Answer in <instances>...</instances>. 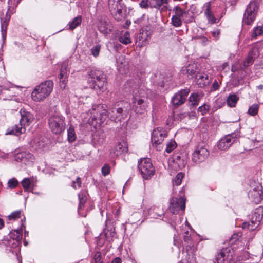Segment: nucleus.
Listing matches in <instances>:
<instances>
[{"mask_svg":"<svg viewBox=\"0 0 263 263\" xmlns=\"http://www.w3.org/2000/svg\"><path fill=\"white\" fill-rule=\"evenodd\" d=\"M126 92H133L132 107L138 114H144L149 106L148 90L142 87L140 80L136 79L127 81L124 84Z\"/></svg>","mask_w":263,"mask_h":263,"instance_id":"obj_1","label":"nucleus"},{"mask_svg":"<svg viewBox=\"0 0 263 263\" xmlns=\"http://www.w3.org/2000/svg\"><path fill=\"white\" fill-rule=\"evenodd\" d=\"M91 117L89 123L93 126H100L107 117L115 121H121L127 116V111L122 107H112L106 109V106L103 105L93 106L90 112Z\"/></svg>","mask_w":263,"mask_h":263,"instance_id":"obj_2","label":"nucleus"},{"mask_svg":"<svg viewBox=\"0 0 263 263\" xmlns=\"http://www.w3.org/2000/svg\"><path fill=\"white\" fill-rule=\"evenodd\" d=\"M20 114L21 116L20 123L15 125L11 129H8L6 133L7 135L13 134L18 136L25 133V126L30 125L34 119L33 115L31 112L24 109L20 110Z\"/></svg>","mask_w":263,"mask_h":263,"instance_id":"obj_3","label":"nucleus"},{"mask_svg":"<svg viewBox=\"0 0 263 263\" xmlns=\"http://www.w3.org/2000/svg\"><path fill=\"white\" fill-rule=\"evenodd\" d=\"M53 83L51 81H46L37 86L33 90L31 97L36 102H40L46 99L52 92Z\"/></svg>","mask_w":263,"mask_h":263,"instance_id":"obj_4","label":"nucleus"},{"mask_svg":"<svg viewBox=\"0 0 263 263\" xmlns=\"http://www.w3.org/2000/svg\"><path fill=\"white\" fill-rule=\"evenodd\" d=\"M48 124L51 132L55 135H60L65 129V118L57 113L49 117Z\"/></svg>","mask_w":263,"mask_h":263,"instance_id":"obj_5","label":"nucleus"},{"mask_svg":"<svg viewBox=\"0 0 263 263\" xmlns=\"http://www.w3.org/2000/svg\"><path fill=\"white\" fill-rule=\"evenodd\" d=\"M261 0H251L244 13L243 23L246 25L251 24L255 19L259 4Z\"/></svg>","mask_w":263,"mask_h":263,"instance_id":"obj_6","label":"nucleus"},{"mask_svg":"<svg viewBox=\"0 0 263 263\" xmlns=\"http://www.w3.org/2000/svg\"><path fill=\"white\" fill-rule=\"evenodd\" d=\"M138 168L143 178L148 179L154 174L155 170L149 158H142L138 161Z\"/></svg>","mask_w":263,"mask_h":263,"instance_id":"obj_7","label":"nucleus"},{"mask_svg":"<svg viewBox=\"0 0 263 263\" xmlns=\"http://www.w3.org/2000/svg\"><path fill=\"white\" fill-rule=\"evenodd\" d=\"M262 209H256L252 215L250 221L243 223V228H248L251 231L254 230L258 226L262 219Z\"/></svg>","mask_w":263,"mask_h":263,"instance_id":"obj_8","label":"nucleus"},{"mask_svg":"<svg viewBox=\"0 0 263 263\" xmlns=\"http://www.w3.org/2000/svg\"><path fill=\"white\" fill-rule=\"evenodd\" d=\"M166 136L164 130L162 129L158 128L153 131L151 137L152 145L158 151H161L162 149L161 143Z\"/></svg>","mask_w":263,"mask_h":263,"instance_id":"obj_9","label":"nucleus"},{"mask_svg":"<svg viewBox=\"0 0 263 263\" xmlns=\"http://www.w3.org/2000/svg\"><path fill=\"white\" fill-rule=\"evenodd\" d=\"M209 152L208 149L203 146H197L192 154V160L196 164L204 161L208 157Z\"/></svg>","mask_w":263,"mask_h":263,"instance_id":"obj_10","label":"nucleus"},{"mask_svg":"<svg viewBox=\"0 0 263 263\" xmlns=\"http://www.w3.org/2000/svg\"><path fill=\"white\" fill-rule=\"evenodd\" d=\"M185 208V200L182 197H173L170 201L169 206L170 211L174 214H177L180 211H184Z\"/></svg>","mask_w":263,"mask_h":263,"instance_id":"obj_11","label":"nucleus"},{"mask_svg":"<svg viewBox=\"0 0 263 263\" xmlns=\"http://www.w3.org/2000/svg\"><path fill=\"white\" fill-rule=\"evenodd\" d=\"M249 199L256 204L259 203L263 199V191L261 185L257 183L252 187L248 193Z\"/></svg>","mask_w":263,"mask_h":263,"instance_id":"obj_12","label":"nucleus"},{"mask_svg":"<svg viewBox=\"0 0 263 263\" xmlns=\"http://www.w3.org/2000/svg\"><path fill=\"white\" fill-rule=\"evenodd\" d=\"M238 138L236 133L229 134L221 138L218 142V149L225 151L228 149L234 143Z\"/></svg>","mask_w":263,"mask_h":263,"instance_id":"obj_13","label":"nucleus"},{"mask_svg":"<svg viewBox=\"0 0 263 263\" xmlns=\"http://www.w3.org/2000/svg\"><path fill=\"white\" fill-rule=\"evenodd\" d=\"M89 76H93L96 79L97 78L100 79L101 78L99 81H96V82L91 85L93 89H104V87L106 85L107 82L105 76L102 71L100 70H92L89 72Z\"/></svg>","mask_w":263,"mask_h":263,"instance_id":"obj_14","label":"nucleus"},{"mask_svg":"<svg viewBox=\"0 0 263 263\" xmlns=\"http://www.w3.org/2000/svg\"><path fill=\"white\" fill-rule=\"evenodd\" d=\"M189 92V89H185L176 93L172 99L173 104L174 105L179 106L184 103Z\"/></svg>","mask_w":263,"mask_h":263,"instance_id":"obj_15","label":"nucleus"},{"mask_svg":"<svg viewBox=\"0 0 263 263\" xmlns=\"http://www.w3.org/2000/svg\"><path fill=\"white\" fill-rule=\"evenodd\" d=\"M197 71V65L195 63H192L187 66L183 67L181 70V73L186 75L189 79H192L196 76Z\"/></svg>","mask_w":263,"mask_h":263,"instance_id":"obj_16","label":"nucleus"},{"mask_svg":"<svg viewBox=\"0 0 263 263\" xmlns=\"http://www.w3.org/2000/svg\"><path fill=\"white\" fill-rule=\"evenodd\" d=\"M257 49L256 48L252 49V50L249 52L248 55L247 57L243 63L240 64V69H244L252 65L254 62V59L257 57Z\"/></svg>","mask_w":263,"mask_h":263,"instance_id":"obj_17","label":"nucleus"},{"mask_svg":"<svg viewBox=\"0 0 263 263\" xmlns=\"http://www.w3.org/2000/svg\"><path fill=\"white\" fill-rule=\"evenodd\" d=\"M227 249L222 250L216 256V260L217 263H229L230 260L231 259V256L228 254Z\"/></svg>","mask_w":263,"mask_h":263,"instance_id":"obj_18","label":"nucleus"},{"mask_svg":"<svg viewBox=\"0 0 263 263\" xmlns=\"http://www.w3.org/2000/svg\"><path fill=\"white\" fill-rule=\"evenodd\" d=\"M148 215L152 218H157L163 214V212L160 206H153L147 210Z\"/></svg>","mask_w":263,"mask_h":263,"instance_id":"obj_19","label":"nucleus"},{"mask_svg":"<svg viewBox=\"0 0 263 263\" xmlns=\"http://www.w3.org/2000/svg\"><path fill=\"white\" fill-rule=\"evenodd\" d=\"M33 159V156L30 153H21L16 156V160L24 164H27L28 161L32 162Z\"/></svg>","mask_w":263,"mask_h":263,"instance_id":"obj_20","label":"nucleus"},{"mask_svg":"<svg viewBox=\"0 0 263 263\" xmlns=\"http://www.w3.org/2000/svg\"><path fill=\"white\" fill-rule=\"evenodd\" d=\"M196 79L197 84L201 88L209 85L211 83V79L209 78V76L205 73L200 74L199 77Z\"/></svg>","mask_w":263,"mask_h":263,"instance_id":"obj_21","label":"nucleus"},{"mask_svg":"<svg viewBox=\"0 0 263 263\" xmlns=\"http://www.w3.org/2000/svg\"><path fill=\"white\" fill-rule=\"evenodd\" d=\"M115 12L112 13L111 14L116 20L121 21L124 18L126 15V8L124 5L119 6V8H117Z\"/></svg>","mask_w":263,"mask_h":263,"instance_id":"obj_22","label":"nucleus"},{"mask_svg":"<svg viewBox=\"0 0 263 263\" xmlns=\"http://www.w3.org/2000/svg\"><path fill=\"white\" fill-rule=\"evenodd\" d=\"M10 16L7 14L6 15L5 18H3L1 16V32L3 40H4L6 36L7 28L8 24V22L10 19Z\"/></svg>","mask_w":263,"mask_h":263,"instance_id":"obj_23","label":"nucleus"},{"mask_svg":"<svg viewBox=\"0 0 263 263\" xmlns=\"http://www.w3.org/2000/svg\"><path fill=\"white\" fill-rule=\"evenodd\" d=\"M108 5L111 14L115 13V11L117 8H119V6H122L124 4L122 0H108Z\"/></svg>","mask_w":263,"mask_h":263,"instance_id":"obj_24","label":"nucleus"},{"mask_svg":"<svg viewBox=\"0 0 263 263\" xmlns=\"http://www.w3.org/2000/svg\"><path fill=\"white\" fill-rule=\"evenodd\" d=\"M127 151V147L125 143L120 142L116 145L114 153L115 155L119 156Z\"/></svg>","mask_w":263,"mask_h":263,"instance_id":"obj_25","label":"nucleus"},{"mask_svg":"<svg viewBox=\"0 0 263 263\" xmlns=\"http://www.w3.org/2000/svg\"><path fill=\"white\" fill-rule=\"evenodd\" d=\"M148 36L146 32L140 33L138 37V46L141 47L146 45L148 43Z\"/></svg>","mask_w":263,"mask_h":263,"instance_id":"obj_26","label":"nucleus"},{"mask_svg":"<svg viewBox=\"0 0 263 263\" xmlns=\"http://www.w3.org/2000/svg\"><path fill=\"white\" fill-rule=\"evenodd\" d=\"M82 23V17L80 15L77 16V17L73 18L70 21L68 24L69 29L71 30H73L76 27L81 25Z\"/></svg>","mask_w":263,"mask_h":263,"instance_id":"obj_27","label":"nucleus"},{"mask_svg":"<svg viewBox=\"0 0 263 263\" xmlns=\"http://www.w3.org/2000/svg\"><path fill=\"white\" fill-rule=\"evenodd\" d=\"M119 41L121 43L127 45L132 43V39L130 37L129 32L126 31L121 35L119 37Z\"/></svg>","mask_w":263,"mask_h":263,"instance_id":"obj_28","label":"nucleus"},{"mask_svg":"<svg viewBox=\"0 0 263 263\" xmlns=\"http://www.w3.org/2000/svg\"><path fill=\"white\" fill-rule=\"evenodd\" d=\"M238 100L239 98L237 95L235 94L230 95L227 100V104L231 107H235Z\"/></svg>","mask_w":263,"mask_h":263,"instance_id":"obj_29","label":"nucleus"},{"mask_svg":"<svg viewBox=\"0 0 263 263\" xmlns=\"http://www.w3.org/2000/svg\"><path fill=\"white\" fill-rule=\"evenodd\" d=\"M200 96L198 93H192L189 97V101L191 102V105L196 106L198 105Z\"/></svg>","mask_w":263,"mask_h":263,"instance_id":"obj_30","label":"nucleus"},{"mask_svg":"<svg viewBox=\"0 0 263 263\" xmlns=\"http://www.w3.org/2000/svg\"><path fill=\"white\" fill-rule=\"evenodd\" d=\"M68 140L70 142L75 141L76 135L74 128L72 126H70L67 130Z\"/></svg>","mask_w":263,"mask_h":263,"instance_id":"obj_31","label":"nucleus"},{"mask_svg":"<svg viewBox=\"0 0 263 263\" xmlns=\"http://www.w3.org/2000/svg\"><path fill=\"white\" fill-rule=\"evenodd\" d=\"M164 5L162 0H150L149 6L152 8L159 9Z\"/></svg>","mask_w":263,"mask_h":263,"instance_id":"obj_32","label":"nucleus"},{"mask_svg":"<svg viewBox=\"0 0 263 263\" xmlns=\"http://www.w3.org/2000/svg\"><path fill=\"white\" fill-rule=\"evenodd\" d=\"M68 66V63L67 61H64L61 65L60 69V76H67V67Z\"/></svg>","mask_w":263,"mask_h":263,"instance_id":"obj_33","label":"nucleus"},{"mask_svg":"<svg viewBox=\"0 0 263 263\" xmlns=\"http://www.w3.org/2000/svg\"><path fill=\"white\" fill-rule=\"evenodd\" d=\"M258 109L259 105L256 104H254L249 107L248 113L251 116H255L258 114Z\"/></svg>","mask_w":263,"mask_h":263,"instance_id":"obj_34","label":"nucleus"},{"mask_svg":"<svg viewBox=\"0 0 263 263\" xmlns=\"http://www.w3.org/2000/svg\"><path fill=\"white\" fill-rule=\"evenodd\" d=\"M173 11L175 12L174 15L180 18H181L185 13V12L178 6L175 7L173 9Z\"/></svg>","mask_w":263,"mask_h":263,"instance_id":"obj_35","label":"nucleus"},{"mask_svg":"<svg viewBox=\"0 0 263 263\" xmlns=\"http://www.w3.org/2000/svg\"><path fill=\"white\" fill-rule=\"evenodd\" d=\"M204 14L210 23H215L216 21V18L212 15L211 12L210 11L209 8H207L205 10Z\"/></svg>","mask_w":263,"mask_h":263,"instance_id":"obj_36","label":"nucleus"},{"mask_svg":"<svg viewBox=\"0 0 263 263\" xmlns=\"http://www.w3.org/2000/svg\"><path fill=\"white\" fill-rule=\"evenodd\" d=\"M171 22L172 24L176 27H180L182 25V23L181 18L176 17L174 15L172 16Z\"/></svg>","mask_w":263,"mask_h":263,"instance_id":"obj_37","label":"nucleus"},{"mask_svg":"<svg viewBox=\"0 0 263 263\" xmlns=\"http://www.w3.org/2000/svg\"><path fill=\"white\" fill-rule=\"evenodd\" d=\"M177 144L176 142L174 140H171L168 143H167L165 151L168 153H170L174 150Z\"/></svg>","mask_w":263,"mask_h":263,"instance_id":"obj_38","label":"nucleus"},{"mask_svg":"<svg viewBox=\"0 0 263 263\" xmlns=\"http://www.w3.org/2000/svg\"><path fill=\"white\" fill-rule=\"evenodd\" d=\"M98 28L99 31L103 34H108L110 31V30L108 29L105 22H101Z\"/></svg>","mask_w":263,"mask_h":263,"instance_id":"obj_39","label":"nucleus"},{"mask_svg":"<svg viewBox=\"0 0 263 263\" xmlns=\"http://www.w3.org/2000/svg\"><path fill=\"white\" fill-rule=\"evenodd\" d=\"M263 33V27L262 26H257L253 29L252 37L256 38L257 36L262 34Z\"/></svg>","mask_w":263,"mask_h":263,"instance_id":"obj_40","label":"nucleus"},{"mask_svg":"<svg viewBox=\"0 0 263 263\" xmlns=\"http://www.w3.org/2000/svg\"><path fill=\"white\" fill-rule=\"evenodd\" d=\"M101 49V45H97L93 46L90 49L91 54L95 57H97L99 55Z\"/></svg>","mask_w":263,"mask_h":263,"instance_id":"obj_41","label":"nucleus"},{"mask_svg":"<svg viewBox=\"0 0 263 263\" xmlns=\"http://www.w3.org/2000/svg\"><path fill=\"white\" fill-rule=\"evenodd\" d=\"M184 177V175L182 173H179L175 177L173 180V184H175L176 185H179L181 183L182 179Z\"/></svg>","mask_w":263,"mask_h":263,"instance_id":"obj_42","label":"nucleus"},{"mask_svg":"<svg viewBox=\"0 0 263 263\" xmlns=\"http://www.w3.org/2000/svg\"><path fill=\"white\" fill-rule=\"evenodd\" d=\"M59 85L60 88L62 89H64L66 88V83L68 81V77L67 76H59Z\"/></svg>","mask_w":263,"mask_h":263,"instance_id":"obj_43","label":"nucleus"},{"mask_svg":"<svg viewBox=\"0 0 263 263\" xmlns=\"http://www.w3.org/2000/svg\"><path fill=\"white\" fill-rule=\"evenodd\" d=\"M79 199L80 201L79 209L82 208V206H84L86 201V196L82 193H80L79 194Z\"/></svg>","mask_w":263,"mask_h":263,"instance_id":"obj_44","label":"nucleus"},{"mask_svg":"<svg viewBox=\"0 0 263 263\" xmlns=\"http://www.w3.org/2000/svg\"><path fill=\"white\" fill-rule=\"evenodd\" d=\"M21 215V211H16L12 212L9 216L8 218L9 220H16L20 218Z\"/></svg>","mask_w":263,"mask_h":263,"instance_id":"obj_45","label":"nucleus"},{"mask_svg":"<svg viewBox=\"0 0 263 263\" xmlns=\"http://www.w3.org/2000/svg\"><path fill=\"white\" fill-rule=\"evenodd\" d=\"M18 181L17 180L13 178L11 179H10L8 182V186L9 188L13 189L16 187L18 185Z\"/></svg>","mask_w":263,"mask_h":263,"instance_id":"obj_46","label":"nucleus"},{"mask_svg":"<svg viewBox=\"0 0 263 263\" xmlns=\"http://www.w3.org/2000/svg\"><path fill=\"white\" fill-rule=\"evenodd\" d=\"M104 234L107 238L112 237L115 235V230L112 228L109 230L108 229H105L104 230Z\"/></svg>","mask_w":263,"mask_h":263,"instance_id":"obj_47","label":"nucleus"},{"mask_svg":"<svg viewBox=\"0 0 263 263\" xmlns=\"http://www.w3.org/2000/svg\"><path fill=\"white\" fill-rule=\"evenodd\" d=\"M81 179L80 177H77L76 181H73L71 186L74 189H76L77 187L80 188L81 186Z\"/></svg>","mask_w":263,"mask_h":263,"instance_id":"obj_48","label":"nucleus"},{"mask_svg":"<svg viewBox=\"0 0 263 263\" xmlns=\"http://www.w3.org/2000/svg\"><path fill=\"white\" fill-rule=\"evenodd\" d=\"M95 263H103L102 260L101 253L99 252H97L93 257Z\"/></svg>","mask_w":263,"mask_h":263,"instance_id":"obj_49","label":"nucleus"},{"mask_svg":"<svg viewBox=\"0 0 263 263\" xmlns=\"http://www.w3.org/2000/svg\"><path fill=\"white\" fill-rule=\"evenodd\" d=\"M22 184L23 186L24 189L25 190H28L29 188L30 184V181L29 179L28 178H25L22 181Z\"/></svg>","mask_w":263,"mask_h":263,"instance_id":"obj_50","label":"nucleus"},{"mask_svg":"<svg viewBox=\"0 0 263 263\" xmlns=\"http://www.w3.org/2000/svg\"><path fill=\"white\" fill-rule=\"evenodd\" d=\"M141 215L138 212L134 213L131 217V222L133 223H135L137 221H139L140 220V217Z\"/></svg>","mask_w":263,"mask_h":263,"instance_id":"obj_51","label":"nucleus"},{"mask_svg":"<svg viewBox=\"0 0 263 263\" xmlns=\"http://www.w3.org/2000/svg\"><path fill=\"white\" fill-rule=\"evenodd\" d=\"M31 144L32 145V146L34 147L35 148H40L43 146L42 142H36L35 140L31 141Z\"/></svg>","mask_w":263,"mask_h":263,"instance_id":"obj_52","label":"nucleus"},{"mask_svg":"<svg viewBox=\"0 0 263 263\" xmlns=\"http://www.w3.org/2000/svg\"><path fill=\"white\" fill-rule=\"evenodd\" d=\"M209 108L210 107L208 105L204 104L198 108V111L201 112L202 115H203L206 114Z\"/></svg>","mask_w":263,"mask_h":263,"instance_id":"obj_53","label":"nucleus"},{"mask_svg":"<svg viewBox=\"0 0 263 263\" xmlns=\"http://www.w3.org/2000/svg\"><path fill=\"white\" fill-rule=\"evenodd\" d=\"M110 172V167L107 165H105L102 168V173L104 176H106L109 174Z\"/></svg>","mask_w":263,"mask_h":263,"instance_id":"obj_54","label":"nucleus"},{"mask_svg":"<svg viewBox=\"0 0 263 263\" xmlns=\"http://www.w3.org/2000/svg\"><path fill=\"white\" fill-rule=\"evenodd\" d=\"M139 5L142 8H147L149 6V1L148 0H142L139 3Z\"/></svg>","mask_w":263,"mask_h":263,"instance_id":"obj_55","label":"nucleus"},{"mask_svg":"<svg viewBox=\"0 0 263 263\" xmlns=\"http://www.w3.org/2000/svg\"><path fill=\"white\" fill-rule=\"evenodd\" d=\"M219 87V84L218 82L216 80H215V81L213 82L212 86L211 87V90L212 91H215L217 89H218Z\"/></svg>","mask_w":263,"mask_h":263,"instance_id":"obj_56","label":"nucleus"},{"mask_svg":"<svg viewBox=\"0 0 263 263\" xmlns=\"http://www.w3.org/2000/svg\"><path fill=\"white\" fill-rule=\"evenodd\" d=\"M240 64H239V63H238V64L235 63V65H234L232 66V68H231L232 71L233 72H235L238 70H241L242 69H240Z\"/></svg>","mask_w":263,"mask_h":263,"instance_id":"obj_57","label":"nucleus"},{"mask_svg":"<svg viewBox=\"0 0 263 263\" xmlns=\"http://www.w3.org/2000/svg\"><path fill=\"white\" fill-rule=\"evenodd\" d=\"M89 76V78L88 81L91 84L96 82V81H99L100 79L99 78H97L96 79L95 77H93V76Z\"/></svg>","mask_w":263,"mask_h":263,"instance_id":"obj_58","label":"nucleus"},{"mask_svg":"<svg viewBox=\"0 0 263 263\" xmlns=\"http://www.w3.org/2000/svg\"><path fill=\"white\" fill-rule=\"evenodd\" d=\"M219 34H220L219 30H216L215 31H213L212 32V36L216 39L218 37Z\"/></svg>","mask_w":263,"mask_h":263,"instance_id":"obj_59","label":"nucleus"},{"mask_svg":"<svg viewBox=\"0 0 263 263\" xmlns=\"http://www.w3.org/2000/svg\"><path fill=\"white\" fill-rule=\"evenodd\" d=\"M202 43L203 45H205L209 42V40L206 37H203L201 39Z\"/></svg>","mask_w":263,"mask_h":263,"instance_id":"obj_60","label":"nucleus"},{"mask_svg":"<svg viewBox=\"0 0 263 263\" xmlns=\"http://www.w3.org/2000/svg\"><path fill=\"white\" fill-rule=\"evenodd\" d=\"M112 263H121V259L119 257H116L113 260Z\"/></svg>","mask_w":263,"mask_h":263,"instance_id":"obj_61","label":"nucleus"},{"mask_svg":"<svg viewBox=\"0 0 263 263\" xmlns=\"http://www.w3.org/2000/svg\"><path fill=\"white\" fill-rule=\"evenodd\" d=\"M4 221L2 218H0V229H2L4 227Z\"/></svg>","mask_w":263,"mask_h":263,"instance_id":"obj_62","label":"nucleus"},{"mask_svg":"<svg viewBox=\"0 0 263 263\" xmlns=\"http://www.w3.org/2000/svg\"><path fill=\"white\" fill-rule=\"evenodd\" d=\"M228 66V64L227 63H223L222 65V69H224Z\"/></svg>","mask_w":263,"mask_h":263,"instance_id":"obj_63","label":"nucleus"},{"mask_svg":"<svg viewBox=\"0 0 263 263\" xmlns=\"http://www.w3.org/2000/svg\"><path fill=\"white\" fill-rule=\"evenodd\" d=\"M185 164L184 162L183 161L182 163L179 166V168H182L184 167L185 166Z\"/></svg>","mask_w":263,"mask_h":263,"instance_id":"obj_64","label":"nucleus"}]
</instances>
